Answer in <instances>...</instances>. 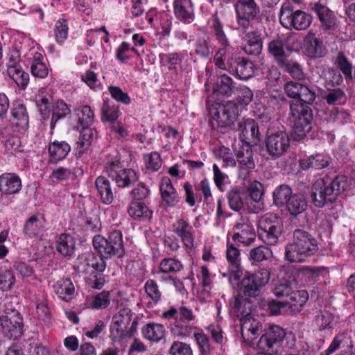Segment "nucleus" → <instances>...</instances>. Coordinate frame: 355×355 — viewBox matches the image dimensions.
Instances as JSON below:
<instances>
[{"mask_svg":"<svg viewBox=\"0 0 355 355\" xmlns=\"http://www.w3.org/2000/svg\"><path fill=\"white\" fill-rule=\"evenodd\" d=\"M235 10L237 24L243 32L252 27V21L257 20L260 12L254 0H237Z\"/></svg>","mask_w":355,"mask_h":355,"instance_id":"nucleus-9","label":"nucleus"},{"mask_svg":"<svg viewBox=\"0 0 355 355\" xmlns=\"http://www.w3.org/2000/svg\"><path fill=\"white\" fill-rule=\"evenodd\" d=\"M132 318V311L128 307L120 309L113 316L110 327V338L112 341H121L135 335L138 322Z\"/></svg>","mask_w":355,"mask_h":355,"instance_id":"nucleus-4","label":"nucleus"},{"mask_svg":"<svg viewBox=\"0 0 355 355\" xmlns=\"http://www.w3.org/2000/svg\"><path fill=\"white\" fill-rule=\"evenodd\" d=\"M77 125L76 129L85 128L92 125L94 119V112L89 105H84L76 110Z\"/></svg>","mask_w":355,"mask_h":355,"instance_id":"nucleus-43","label":"nucleus"},{"mask_svg":"<svg viewBox=\"0 0 355 355\" xmlns=\"http://www.w3.org/2000/svg\"><path fill=\"white\" fill-rule=\"evenodd\" d=\"M271 254V251L267 247L260 245L252 248L250 252V258L256 262H261Z\"/></svg>","mask_w":355,"mask_h":355,"instance_id":"nucleus-58","label":"nucleus"},{"mask_svg":"<svg viewBox=\"0 0 355 355\" xmlns=\"http://www.w3.org/2000/svg\"><path fill=\"white\" fill-rule=\"evenodd\" d=\"M169 355H193L191 346L185 343L174 341L168 349Z\"/></svg>","mask_w":355,"mask_h":355,"instance_id":"nucleus-54","label":"nucleus"},{"mask_svg":"<svg viewBox=\"0 0 355 355\" xmlns=\"http://www.w3.org/2000/svg\"><path fill=\"white\" fill-rule=\"evenodd\" d=\"M12 125L17 132L26 131L28 126V115L23 104L16 105L12 110Z\"/></svg>","mask_w":355,"mask_h":355,"instance_id":"nucleus-28","label":"nucleus"},{"mask_svg":"<svg viewBox=\"0 0 355 355\" xmlns=\"http://www.w3.org/2000/svg\"><path fill=\"white\" fill-rule=\"evenodd\" d=\"M287 210L293 216L304 212L307 207V202L304 195L294 194L286 204Z\"/></svg>","mask_w":355,"mask_h":355,"instance_id":"nucleus-39","label":"nucleus"},{"mask_svg":"<svg viewBox=\"0 0 355 355\" xmlns=\"http://www.w3.org/2000/svg\"><path fill=\"white\" fill-rule=\"evenodd\" d=\"M268 47L270 54L275 58L278 64L288 58L286 47L282 40H274L268 43Z\"/></svg>","mask_w":355,"mask_h":355,"instance_id":"nucleus-45","label":"nucleus"},{"mask_svg":"<svg viewBox=\"0 0 355 355\" xmlns=\"http://www.w3.org/2000/svg\"><path fill=\"white\" fill-rule=\"evenodd\" d=\"M68 35V26L67 20L59 19L55 24V38L58 43L62 44Z\"/></svg>","mask_w":355,"mask_h":355,"instance_id":"nucleus-56","label":"nucleus"},{"mask_svg":"<svg viewBox=\"0 0 355 355\" xmlns=\"http://www.w3.org/2000/svg\"><path fill=\"white\" fill-rule=\"evenodd\" d=\"M119 116L117 106L112 105L108 101H105L101 108V118L103 121H108L114 123Z\"/></svg>","mask_w":355,"mask_h":355,"instance_id":"nucleus-50","label":"nucleus"},{"mask_svg":"<svg viewBox=\"0 0 355 355\" xmlns=\"http://www.w3.org/2000/svg\"><path fill=\"white\" fill-rule=\"evenodd\" d=\"M292 195V189L288 185L281 184L273 191L274 204L278 207L284 206Z\"/></svg>","mask_w":355,"mask_h":355,"instance_id":"nucleus-48","label":"nucleus"},{"mask_svg":"<svg viewBox=\"0 0 355 355\" xmlns=\"http://www.w3.org/2000/svg\"><path fill=\"white\" fill-rule=\"evenodd\" d=\"M21 182L20 178L12 173L0 176V191L6 194L17 193L21 190Z\"/></svg>","mask_w":355,"mask_h":355,"instance_id":"nucleus-30","label":"nucleus"},{"mask_svg":"<svg viewBox=\"0 0 355 355\" xmlns=\"http://www.w3.org/2000/svg\"><path fill=\"white\" fill-rule=\"evenodd\" d=\"M284 329L278 325H272L260 338L258 345L270 355L277 354L280 343L285 338Z\"/></svg>","mask_w":355,"mask_h":355,"instance_id":"nucleus-14","label":"nucleus"},{"mask_svg":"<svg viewBox=\"0 0 355 355\" xmlns=\"http://www.w3.org/2000/svg\"><path fill=\"white\" fill-rule=\"evenodd\" d=\"M15 283V277L13 272L7 269L0 271V289L3 291L10 290Z\"/></svg>","mask_w":355,"mask_h":355,"instance_id":"nucleus-53","label":"nucleus"},{"mask_svg":"<svg viewBox=\"0 0 355 355\" xmlns=\"http://www.w3.org/2000/svg\"><path fill=\"white\" fill-rule=\"evenodd\" d=\"M304 51L308 57L313 59L322 58L327 53L322 41L312 33H309L304 39Z\"/></svg>","mask_w":355,"mask_h":355,"instance_id":"nucleus-21","label":"nucleus"},{"mask_svg":"<svg viewBox=\"0 0 355 355\" xmlns=\"http://www.w3.org/2000/svg\"><path fill=\"white\" fill-rule=\"evenodd\" d=\"M270 277V272L265 268H259L254 273L246 275L241 282L240 293L246 297L256 296L259 289L268 282Z\"/></svg>","mask_w":355,"mask_h":355,"instance_id":"nucleus-10","label":"nucleus"},{"mask_svg":"<svg viewBox=\"0 0 355 355\" xmlns=\"http://www.w3.org/2000/svg\"><path fill=\"white\" fill-rule=\"evenodd\" d=\"M7 73L9 77L12 78L21 89H25L29 81V75L28 73H26L19 65L15 63L8 67Z\"/></svg>","mask_w":355,"mask_h":355,"instance_id":"nucleus-38","label":"nucleus"},{"mask_svg":"<svg viewBox=\"0 0 355 355\" xmlns=\"http://www.w3.org/2000/svg\"><path fill=\"white\" fill-rule=\"evenodd\" d=\"M2 334L9 339L15 340L22 334V319L19 313L12 311L0 317Z\"/></svg>","mask_w":355,"mask_h":355,"instance_id":"nucleus-16","label":"nucleus"},{"mask_svg":"<svg viewBox=\"0 0 355 355\" xmlns=\"http://www.w3.org/2000/svg\"><path fill=\"white\" fill-rule=\"evenodd\" d=\"M260 239L267 245H274L279 242L283 232V222L276 214H266L258 221Z\"/></svg>","mask_w":355,"mask_h":355,"instance_id":"nucleus-5","label":"nucleus"},{"mask_svg":"<svg viewBox=\"0 0 355 355\" xmlns=\"http://www.w3.org/2000/svg\"><path fill=\"white\" fill-rule=\"evenodd\" d=\"M195 315L191 309L182 306L178 309V318L174 322V326L172 327V331L176 335L182 337L189 336L193 329L191 325L187 324L193 320Z\"/></svg>","mask_w":355,"mask_h":355,"instance_id":"nucleus-20","label":"nucleus"},{"mask_svg":"<svg viewBox=\"0 0 355 355\" xmlns=\"http://www.w3.org/2000/svg\"><path fill=\"white\" fill-rule=\"evenodd\" d=\"M129 216L135 219L150 218L152 211L143 202H133L128 209Z\"/></svg>","mask_w":355,"mask_h":355,"instance_id":"nucleus-46","label":"nucleus"},{"mask_svg":"<svg viewBox=\"0 0 355 355\" xmlns=\"http://www.w3.org/2000/svg\"><path fill=\"white\" fill-rule=\"evenodd\" d=\"M106 171L121 188L130 187L138 181L137 173L131 168L121 169L120 162L118 160L108 162Z\"/></svg>","mask_w":355,"mask_h":355,"instance_id":"nucleus-12","label":"nucleus"},{"mask_svg":"<svg viewBox=\"0 0 355 355\" xmlns=\"http://www.w3.org/2000/svg\"><path fill=\"white\" fill-rule=\"evenodd\" d=\"M290 146V138L284 131L269 134L266 139V147L268 154L277 159L284 155Z\"/></svg>","mask_w":355,"mask_h":355,"instance_id":"nucleus-15","label":"nucleus"},{"mask_svg":"<svg viewBox=\"0 0 355 355\" xmlns=\"http://www.w3.org/2000/svg\"><path fill=\"white\" fill-rule=\"evenodd\" d=\"M159 268L162 272L168 273L180 271L183 266L178 260L172 258H166L161 261Z\"/></svg>","mask_w":355,"mask_h":355,"instance_id":"nucleus-55","label":"nucleus"},{"mask_svg":"<svg viewBox=\"0 0 355 355\" xmlns=\"http://www.w3.org/2000/svg\"><path fill=\"white\" fill-rule=\"evenodd\" d=\"M246 44L244 51L247 54L257 55L262 50V41L260 35L255 31L243 32Z\"/></svg>","mask_w":355,"mask_h":355,"instance_id":"nucleus-34","label":"nucleus"},{"mask_svg":"<svg viewBox=\"0 0 355 355\" xmlns=\"http://www.w3.org/2000/svg\"><path fill=\"white\" fill-rule=\"evenodd\" d=\"M71 150L70 146L66 141H55L49 146V153L51 162H57L66 157Z\"/></svg>","mask_w":355,"mask_h":355,"instance_id":"nucleus-37","label":"nucleus"},{"mask_svg":"<svg viewBox=\"0 0 355 355\" xmlns=\"http://www.w3.org/2000/svg\"><path fill=\"white\" fill-rule=\"evenodd\" d=\"M166 329L164 327L159 323L150 322L146 324L141 328V333L144 338L150 342L158 343L165 336Z\"/></svg>","mask_w":355,"mask_h":355,"instance_id":"nucleus-33","label":"nucleus"},{"mask_svg":"<svg viewBox=\"0 0 355 355\" xmlns=\"http://www.w3.org/2000/svg\"><path fill=\"white\" fill-rule=\"evenodd\" d=\"M279 21L287 29L304 31L310 26L312 16L305 11L295 9L292 6L284 4L281 8Z\"/></svg>","mask_w":355,"mask_h":355,"instance_id":"nucleus-6","label":"nucleus"},{"mask_svg":"<svg viewBox=\"0 0 355 355\" xmlns=\"http://www.w3.org/2000/svg\"><path fill=\"white\" fill-rule=\"evenodd\" d=\"M70 112V110L67 105L63 101H58L53 106L52 111V118L51 121V128H54L56 122L64 117L67 114Z\"/></svg>","mask_w":355,"mask_h":355,"instance_id":"nucleus-51","label":"nucleus"},{"mask_svg":"<svg viewBox=\"0 0 355 355\" xmlns=\"http://www.w3.org/2000/svg\"><path fill=\"white\" fill-rule=\"evenodd\" d=\"M245 198L246 193L239 187H234L228 192V202L232 210H241L244 205Z\"/></svg>","mask_w":355,"mask_h":355,"instance_id":"nucleus-42","label":"nucleus"},{"mask_svg":"<svg viewBox=\"0 0 355 355\" xmlns=\"http://www.w3.org/2000/svg\"><path fill=\"white\" fill-rule=\"evenodd\" d=\"M254 153L251 145L243 144L236 153L239 175L245 180L249 173L255 168Z\"/></svg>","mask_w":355,"mask_h":355,"instance_id":"nucleus-18","label":"nucleus"},{"mask_svg":"<svg viewBox=\"0 0 355 355\" xmlns=\"http://www.w3.org/2000/svg\"><path fill=\"white\" fill-rule=\"evenodd\" d=\"M284 89L288 96L295 99V101L291 103H300L302 105L305 104L306 106H309L316 97L315 92L313 89L297 82L287 83Z\"/></svg>","mask_w":355,"mask_h":355,"instance_id":"nucleus-13","label":"nucleus"},{"mask_svg":"<svg viewBox=\"0 0 355 355\" xmlns=\"http://www.w3.org/2000/svg\"><path fill=\"white\" fill-rule=\"evenodd\" d=\"M110 303V292L102 291L94 296L92 306L96 309H105Z\"/></svg>","mask_w":355,"mask_h":355,"instance_id":"nucleus-59","label":"nucleus"},{"mask_svg":"<svg viewBox=\"0 0 355 355\" xmlns=\"http://www.w3.org/2000/svg\"><path fill=\"white\" fill-rule=\"evenodd\" d=\"M194 338L201 355H208L210 351V346L209 339L206 335L202 333H195Z\"/></svg>","mask_w":355,"mask_h":355,"instance_id":"nucleus-64","label":"nucleus"},{"mask_svg":"<svg viewBox=\"0 0 355 355\" xmlns=\"http://www.w3.org/2000/svg\"><path fill=\"white\" fill-rule=\"evenodd\" d=\"M112 97L117 102L122 103L125 105L130 103V98L128 94L123 92V90L117 86H110L108 88Z\"/></svg>","mask_w":355,"mask_h":355,"instance_id":"nucleus-63","label":"nucleus"},{"mask_svg":"<svg viewBox=\"0 0 355 355\" xmlns=\"http://www.w3.org/2000/svg\"><path fill=\"white\" fill-rule=\"evenodd\" d=\"M212 28L217 41L220 44L221 48L218 49L214 57V62L217 67H223V57L228 55L234 51L223 31V25L218 19L213 20Z\"/></svg>","mask_w":355,"mask_h":355,"instance_id":"nucleus-19","label":"nucleus"},{"mask_svg":"<svg viewBox=\"0 0 355 355\" xmlns=\"http://www.w3.org/2000/svg\"><path fill=\"white\" fill-rule=\"evenodd\" d=\"M299 164L302 170L310 168L319 170L329 164V158L322 154H316L300 159Z\"/></svg>","mask_w":355,"mask_h":355,"instance_id":"nucleus-32","label":"nucleus"},{"mask_svg":"<svg viewBox=\"0 0 355 355\" xmlns=\"http://www.w3.org/2000/svg\"><path fill=\"white\" fill-rule=\"evenodd\" d=\"M291 115L293 123V132L295 140L304 137L311 130L313 119L312 110L309 106L300 103L290 104Z\"/></svg>","mask_w":355,"mask_h":355,"instance_id":"nucleus-7","label":"nucleus"},{"mask_svg":"<svg viewBox=\"0 0 355 355\" xmlns=\"http://www.w3.org/2000/svg\"><path fill=\"white\" fill-rule=\"evenodd\" d=\"M236 231L233 236V239L243 243L245 246L252 245L256 239V232L251 225L248 223H239L235 225Z\"/></svg>","mask_w":355,"mask_h":355,"instance_id":"nucleus-25","label":"nucleus"},{"mask_svg":"<svg viewBox=\"0 0 355 355\" xmlns=\"http://www.w3.org/2000/svg\"><path fill=\"white\" fill-rule=\"evenodd\" d=\"M278 65L295 79L302 80L306 78V75L303 72L301 65L298 62L288 59V58H286L284 60H282L281 63Z\"/></svg>","mask_w":355,"mask_h":355,"instance_id":"nucleus-41","label":"nucleus"},{"mask_svg":"<svg viewBox=\"0 0 355 355\" xmlns=\"http://www.w3.org/2000/svg\"><path fill=\"white\" fill-rule=\"evenodd\" d=\"M235 89L232 79L228 76L221 75L214 87V92L221 95L230 96Z\"/></svg>","mask_w":355,"mask_h":355,"instance_id":"nucleus-44","label":"nucleus"},{"mask_svg":"<svg viewBox=\"0 0 355 355\" xmlns=\"http://www.w3.org/2000/svg\"><path fill=\"white\" fill-rule=\"evenodd\" d=\"M91 254H81L76 260L73 268L78 273L87 274L92 271Z\"/></svg>","mask_w":355,"mask_h":355,"instance_id":"nucleus-52","label":"nucleus"},{"mask_svg":"<svg viewBox=\"0 0 355 355\" xmlns=\"http://www.w3.org/2000/svg\"><path fill=\"white\" fill-rule=\"evenodd\" d=\"M312 10L316 13L324 29L332 30L336 28V17L329 8L320 3H315L313 4Z\"/></svg>","mask_w":355,"mask_h":355,"instance_id":"nucleus-23","label":"nucleus"},{"mask_svg":"<svg viewBox=\"0 0 355 355\" xmlns=\"http://www.w3.org/2000/svg\"><path fill=\"white\" fill-rule=\"evenodd\" d=\"M226 257L229 262L236 269H239L240 261V252L232 243H227Z\"/></svg>","mask_w":355,"mask_h":355,"instance_id":"nucleus-62","label":"nucleus"},{"mask_svg":"<svg viewBox=\"0 0 355 355\" xmlns=\"http://www.w3.org/2000/svg\"><path fill=\"white\" fill-rule=\"evenodd\" d=\"M223 67H218L223 70L234 72L241 80H248L254 74V64L244 58H234V52L223 58Z\"/></svg>","mask_w":355,"mask_h":355,"instance_id":"nucleus-11","label":"nucleus"},{"mask_svg":"<svg viewBox=\"0 0 355 355\" xmlns=\"http://www.w3.org/2000/svg\"><path fill=\"white\" fill-rule=\"evenodd\" d=\"M76 250V241L69 234H62L58 241L57 250L64 257H71Z\"/></svg>","mask_w":355,"mask_h":355,"instance_id":"nucleus-40","label":"nucleus"},{"mask_svg":"<svg viewBox=\"0 0 355 355\" xmlns=\"http://www.w3.org/2000/svg\"><path fill=\"white\" fill-rule=\"evenodd\" d=\"M308 300V293L304 290H293L292 294L285 299V304L290 308L298 309L302 307Z\"/></svg>","mask_w":355,"mask_h":355,"instance_id":"nucleus-47","label":"nucleus"},{"mask_svg":"<svg viewBox=\"0 0 355 355\" xmlns=\"http://www.w3.org/2000/svg\"><path fill=\"white\" fill-rule=\"evenodd\" d=\"M174 12L180 21L191 23L194 19V10L191 0H175Z\"/></svg>","mask_w":355,"mask_h":355,"instance_id":"nucleus-27","label":"nucleus"},{"mask_svg":"<svg viewBox=\"0 0 355 355\" xmlns=\"http://www.w3.org/2000/svg\"><path fill=\"white\" fill-rule=\"evenodd\" d=\"M318 250L315 239L308 232L297 229L293 231V242L285 247V258L289 262L301 263Z\"/></svg>","mask_w":355,"mask_h":355,"instance_id":"nucleus-1","label":"nucleus"},{"mask_svg":"<svg viewBox=\"0 0 355 355\" xmlns=\"http://www.w3.org/2000/svg\"><path fill=\"white\" fill-rule=\"evenodd\" d=\"M53 288L58 297L66 302L70 301L74 297L75 287L70 279L58 281Z\"/></svg>","mask_w":355,"mask_h":355,"instance_id":"nucleus-36","label":"nucleus"},{"mask_svg":"<svg viewBox=\"0 0 355 355\" xmlns=\"http://www.w3.org/2000/svg\"><path fill=\"white\" fill-rule=\"evenodd\" d=\"M173 231L181 239L184 245L191 248L193 246V227L184 219H179L173 225Z\"/></svg>","mask_w":355,"mask_h":355,"instance_id":"nucleus-24","label":"nucleus"},{"mask_svg":"<svg viewBox=\"0 0 355 355\" xmlns=\"http://www.w3.org/2000/svg\"><path fill=\"white\" fill-rule=\"evenodd\" d=\"M234 130L240 132L239 137L245 144L256 145L260 141V132L257 123L252 119L239 120Z\"/></svg>","mask_w":355,"mask_h":355,"instance_id":"nucleus-17","label":"nucleus"},{"mask_svg":"<svg viewBox=\"0 0 355 355\" xmlns=\"http://www.w3.org/2000/svg\"><path fill=\"white\" fill-rule=\"evenodd\" d=\"M80 131V137L77 141L76 155L80 157L89 147L96 135V130L89 126L77 129Z\"/></svg>","mask_w":355,"mask_h":355,"instance_id":"nucleus-35","label":"nucleus"},{"mask_svg":"<svg viewBox=\"0 0 355 355\" xmlns=\"http://www.w3.org/2000/svg\"><path fill=\"white\" fill-rule=\"evenodd\" d=\"M95 185L102 202L110 205L114 200V192L109 180L104 176H99L95 181Z\"/></svg>","mask_w":355,"mask_h":355,"instance_id":"nucleus-31","label":"nucleus"},{"mask_svg":"<svg viewBox=\"0 0 355 355\" xmlns=\"http://www.w3.org/2000/svg\"><path fill=\"white\" fill-rule=\"evenodd\" d=\"M145 291L155 302H157L161 300L162 293L159 290L158 285L153 279H148L145 284Z\"/></svg>","mask_w":355,"mask_h":355,"instance_id":"nucleus-61","label":"nucleus"},{"mask_svg":"<svg viewBox=\"0 0 355 355\" xmlns=\"http://www.w3.org/2000/svg\"><path fill=\"white\" fill-rule=\"evenodd\" d=\"M159 190L163 201L169 207H174L179 202V196L171 180L168 177L162 178Z\"/></svg>","mask_w":355,"mask_h":355,"instance_id":"nucleus-26","label":"nucleus"},{"mask_svg":"<svg viewBox=\"0 0 355 355\" xmlns=\"http://www.w3.org/2000/svg\"><path fill=\"white\" fill-rule=\"evenodd\" d=\"M295 284L296 281L295 279L280 282L274 286L272 293L277 297L288 299L289 295L292 294V291L294 289L293 286Z\"/></svg>","mask_w":355,"mask_h":355,"instance_id":"nucleus-49","label":"nucleus"},{"mask_svg":"<svg viewBox=\"0 0 355 355\" xmlns=\"http://www.w3.org/2000/svg\"><path fill=\"white\" fill-rule=\"evenodd\" d=\"M336 64L347 78H352V65L343 53L338 54Z\"/></svg>","mask_w":355,"mask_h":355,"instance_id":"nucleus-57","label":"nucleus"},{"mask_svg":"<svg viewBox=\"0 0 355 355\" xmlns=\"http://www.w3.org/2000/svg\"><path fill=\"white\" fill-rule=\"evenodd\" d=\"M211 124L214 128H231L236 126L238 113L237 107L233 102L225 104H216L211 109Z\"/></svg>","mask_w":355,"mask_h":355,"instance_id":"nucleus-8","label":"nucleus"},{"mask_svg":"<svg viewBox=\"0 0 355 355\" xmlns=\"http://www.w3.org/2000/svg\"><path fill=\"white\" fill-rule=\"evenodd\" d=\"M248 191L251 198L257 202L261 201L264 193L263 185L258 182L253 181L248 187Z\"/></svg>","mask_w":355,"mask_h":355,"instance_id":"nucleus-60","label":"nucleus"},{"mask_svg":"<svg viewBox=\"0 0 355 355\" xmlns=\"http://www.w3.org/2000/svg\"><path fill=\"white\" fill-rule=\"evenodd\" d=\"M261 329L259 321L250 315H246L241 319V331L243 338L248 341H252L259 335Z\"/></svg>","mask_w":355,"mask_h":355,"instance_id":"nucleus-22","label":"nucleus"},{"mask_svg":"<svg viewBox=\"0 0 355 355\" xmlns=\"http://www.w3.org/2000/svg\"><path fill=\"white\" fill-rule=\"evenodd\" d=\"M344 178L336 176L331 179L329 177L318 179L312 187L311 200L318 208L328 203H332L337 199L341 189L344 188Z\"/></svg>","mask_w":355,"mask_h":355,"instance_id":"nucleus-2","label":"nucleus"},{"mask_svg":"<svg viewBox=\"0 0 355 355\" xmlns=\"http://www.w3.org/2000/svg\"><path fill=\"white\" fill-rule=\"evenodd\" d=\"M92 243L94 250L103 258H121L125 254L123 236L120 231H113L106 237L96 235L93 237Z\"/></svg>","mask_w":355,"mask_h":355,"instance_id":"nucleus-3","label":"nucleus"},{"mask_svg":"<svg viewBox=\"0 0 355 355\" xmlns=\"http://www.w3.org/2000/svg\"><path fill=\"white\" fill-rule=\"evenodd\" d=\"M44 218L39 215H34L30 217L25 223L24 226V234L29 237H36L40 236L44 229Z\"/></svg>","mask_w":355,"mask_h":355,"instance_id":"nucleus-29","label":"nucleus"}]
</instances>
